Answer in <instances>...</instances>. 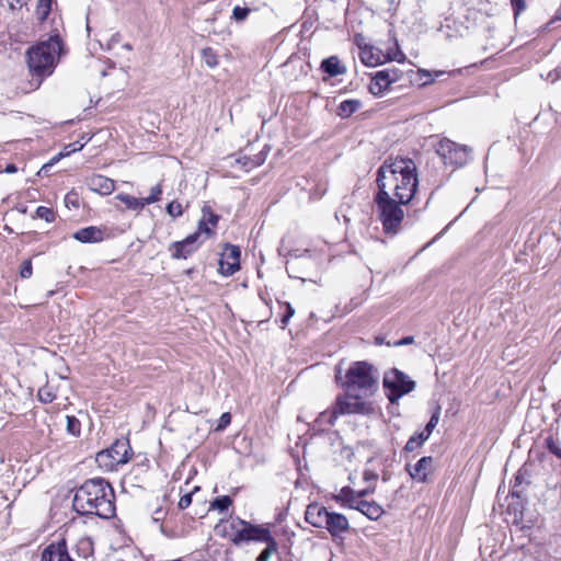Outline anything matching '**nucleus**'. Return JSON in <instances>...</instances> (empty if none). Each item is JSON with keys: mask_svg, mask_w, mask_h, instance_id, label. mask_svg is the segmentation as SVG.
I'll list each match as a JSON object with an SVG mask.
<instances>
[{"mask_svg": "<svg viewBox=\"0 0 561 561\" xmlns=\"http://www.w3.org/2000/svg\"><path fill=\"white\" fill-rule=\"evenodd\" d=\"M285 306H286V312L280 319L282 328H285L287 325V323L289 322L290 318L295 314V309L291 307V305L289 302H286Z\"/></svg>", "mask_w": 561, "mask_h": 561, "instance_id": "nucleus-46", "label": "nucleus"}, {"mask_svg": "<svg viewBox=\"0 0 561 561\" xmlns=\"http://www.w3.org/2000/svg\"><path fill=\"white\" fill-rule=\"evenodd\" d=\"M38 400L43 403H50L56 399V394L51 387L48 385L39 388L37 393Z\"/></svg>", "mask_w": 561, "mask_h": 561, "instance_id": "nucleus-31", "label": "nucleus"}, {"mask_svg": "<svg viewBox=\"0 0 561 561\" xmlns=\"http://www.w3.org/2000/svg\"><path fill=\"white\" fill-rule=\"evenodd\" d=\"M363 515H365L370 520H378L385 513L381 505H379L375 501H364V503L360 504V511Z\"/></svg>", "mask_w": 561, "mask_h": 561, "instance_id": "nucleus-22", "label": "nucleus"}, {"mask_svg": "<svg viewBox=\"0 0 561 561\" xmlns=\"http://www.w3.org/2000/svg\"><path fill=\"white\" fill-rule=\"evenodd\" d=\"M403 72L397 68H387L377 71L369 83V92L374 95L382 94L392 83L399 81Z\"/></svg>", "mask_w": 561, "mask_h": 561, "instance_id": "nucleus-10", "label": "nucleus"}, {"mask_svg": "<svg viewBox=\"0 0 561 561\" xmlns=\"http://www.w3.org/2000/svg\"><path fill=\"white\" fill-rule=\"evenodd\" d=\"M41 561H75L67 549L66 540L48 545L42 552Z\"/></svg>", "mask_w": 561, "mask_h": 561, "instance_id": "nucleus-14", "label": "nucleus"}, {"mask_svg": "<svg viewBox=\"0 0 561 561\" xmlns=\"http://www.w3.org/2000/svg\"><path fill=\"white\" fill-rule=\"evenodd\" d=\"M237 161L239 163H242V165L244 168H252V167H255V165H260L263 160H259V161L253 162V161H250L249 159L244 158V160L238 159Z\"/></svg>", "mask_w": 561, "mask_h": 561, "instance_id": "nucleus-50", "label": "nucleus"}, {"mask_svg": "<svg viewBox=\"0 0 561 561\" xmlns=\"http://www.w3.org/2000/svg\"><path fill=\"white\" fill-rule=\"evenodd\" d=\"M374 492V489H364V490H360V491H356V494L359 496L360 500H363L365 496L369 495L370 493Z\"/></svg>", "mask_w": 561, "mask_h": 561, "instance_id": "nucleus-53", "label": "nucleus"}, {"mask_svg": "<svg viewBox=\"0 0 561 561\" xmlns=\"http://www.w3.org/2000/svg\"><path fill=\"white\" fill-rule=\"evenodd\" d=\"M427 439L428 438L421 432L415 433L407 442V444L404 446V450L408 453H411V451L415 450L417 447L422 446L424 444V442H426Z\"/></svg>", "mask_w": 561, "mask_h": 561, "instance_id": "nucleus-28", "label": "nucleus"}, {"mask_svg": "<svg viewBox=\"0 0 561 561\" xmlns=\"http://www.w3.org/2000/svg\"><path fill=\"white\" fill-rule=\"evenodd\" d=\"M323 528L327 529L333 538H336L341 537L342 534L350 529V523L345 515L329 511Z\"/></svg>", "mask_w": 561, "mask_h": 561, "instance_id": "nucleus-13", "label": "nucleus"}, {"mask_svg": "<svg viewBox=\"0 0 561 561\" xmlns=\"http://www.w3.org/2000/svg\"><path fill=\"white\" fill-rule=\"evenodd\" d=\"M167 213L171 217L178 218V217H180L183 214L182 205L179 202H176V201H172L167 206Z\"/></svg>", "mask_w": 561, "mask_h": 561, "instance_id": "nucleus-40", "label": "nucleus"}, {"mask_svg": "<svg viewBox=\"0 0 561 561\" xmlns=\"http://www.w3.org/2000/svg\"><path fill=\"white\" fill-rule=\"evenodd\" d=\"M414 342V337L413 336H405L401 340H399L398 342L394 343L396 346H402V345H410Z\"/></svg>", "mask_w": 561, "mask_h": 561, "instance_id": "nucleus-51", "label": "nucleus"}, {"mask_svg": "<svg viewBox=\"0 0 561 561\" xmlns=\"http://www.w3.org/2000/svg\"><path fill=\"white\" fill-rule=\"evenodd\" d=\"M376 204V214L387 234H397L401 229L404 218L402 206L407 204L399 203L398 198L387 195L382 192L376 193L374 197Z\"/></svg>", "mask_w": 561, "mask_h": 561, "instance_id": "nucleus-5", "label": "nucleus"}, {"mask_svg": "<svg viewBox=\"0 0 561 561\" xmlns=\"http://www.w3.org/2000/svg\"><path fill=\"white\" fill-rule=\"evenodd\" d=\"M266 547L262 550V552L256 557V561H270L271 557L278 551V543L275 538H272L264 542Z\"/></svg>", "mask_w": 561, "mask_h": 561, "instance_id": "nucleus-27", "label": "nucleus"}, {"mask_svg": "<svg viewBox=\"0 0 561 561\" xmlns=\"http://www.w3.org/2000/svg\"><path fill=\"white\" fill-rule=\"evenodd\" d=\"M191 503H192V493H186L181 496V499L178 503V506L180 510H185L191 505Z\"/></svg>", "mask_w": 561, "mask_h": 561, "instance_id": "nucleus-47", "label": "nucleus"}, {"mask_svg": "<svg viewBox=\"0 0 561 561\" xmlns=\"http://www.w3.org/2000/svg\"><path fill=\"white\" fill-rule=\"evenodd\" d=\"M321 69L330 77H336L345 73L346 69L341 65L340 59L336 56H331L321 62Z\"/></svg>", "mask_w": 561, "mask_h": 561, "instance_id": "nucleus-21", "label": "nucleus"}, {"mask_svg": "<svg viewBox=\"0 0 561 561\" xmlns=\"http://www.w3.org/2000/svg\"><path fill=\"white\" fill-rule=\"evenodd\" d=\"M88 187L100 194V195H110L115 190L114 180L104 176L102 174H93L87 179Z\"/></svg>", "mask_w": 561, "mask_h": 561, "instance_id": "nucleus-16", "label": "nucleus"}, {"mask_svg": "<svg viewBox=\"0 0 561 561\" xmlns=\"http://www.w3.org/2000/svg\"><path fill=\"white\" fill-rule=\"evenodd\" d=\"M365 500H360L359 496L355 493V495L351 499H348V502H346L342 507L350 508V510H356L360 511V504L364 503Z\"/></svg>", "mask_w": 561, "mask_h": 561, "instance_id": "nucleus-43", "label": "nucleus"}, {"mask_svg": "<svg viewBox=\"0 0 561 561\" xmlns=\"http://www.w3.org/2000/svg\"><path fill=\"white\" fill-rule=\"evenodd\" d=\"M378 192L398 198L401 204H409L414 197L419 180L416 165L410 158L388 157L377 170Z\"/></svg>", "mask_w": 561, "mask_h": 561, "instance_id": "nucleus-1", "label": "nucleus"}, {"mask_svg": "<svg viewBox=\"0 0 561 561\" xmlns=\"http://www.w3.org/2000/svg\"><path fill=\"white\" fill-rule=\"evenodd\" d=\"M510 1H511V5L513 8L514 18L516 19L520 13H523L526 10V8H527L526 0H510Z\"/></svg>", "mask_w": 561, "mask_h": 561, "instance_id": "nucleus-42", "label": "nucleus"}, {"mask_svg": "<svg viewBox=\"0 0 561 561\" xmlns=\"http://www.w3.org/2000/svg\"><path fill=\"white\" fill-rule=\"evenodd\" d=\"M202 213H203L202 220H206L207 225L213 228L217 226L219 217L215 213H213V210L209 206L205 205L202 209Z\"/></svg>", "mask_w": 561, "mask_h": 561, "instance_id": "nucleus-35", "label": "nucleus"}, {"mask_svg": "<svg viewBox=\"0 0 561 561\" xmlns=\"http://www.w3.org/2000/svg\"><path fill=\"white\" fill-rule=\"evenodd\" d=\"M341 365L335 367L336 381L351 393L356 392L366 398L373 396L379 385V371L368 362H354L346 370L344 377L341 375Z\"/></svg>", "mask_w": 561, "mask_h": 561, "instance_id": "nucleus-4", "label": "nucleus"}, {"mask_svg": "<svg viewBox=\"0 0 561 561\" xmlns=\"http://www.w3.org/2000/svg\"><path fill=\"white\" fill-rule=\"evenodd\" d=\"M355 493L356 491L351 486H343L337 494L333 495V500L343 506L346 502H348V499L355 495Z\"/></svg>", "mask_w": 561, "mask_h": 561, "instance_id": "nucleus-29", "label": "nucleus"}, {"mask_svg": "<svg viewBox=\"0 0 561 561\" xmlns=\"http://www.w3.org/2000/svg\"><path fill=\"white\" fill-rule=\"evenodd\" d=\"M72 237L82 243H95L104 240V231L95 226H90L76 231Z\"/></svg>", "mask_w": 561, "mask_h": 561, "instance_id": "nucleus-18", "label": "nucleus"}, {"mask_svg": "<svg viewBox=\"0 0 561 561\" xmlns=\"http://www.w3.org/2000/svg\"><path fill=\"white\" fill-rule=\"evenodd\" d=\"M439 421V409H437L431 416L428 423L426 424L425 428L421 432L424 434L427 438L431 436L433 430L437 426Z\"/></svg>", "mask_w": 561, "mask_h": 561, "instance_id": "nucleus-36", "label": "nucleus"}, {"mask_svg": "<svg viewBox=\"0 0 561 561\" xmlns=\"http://www.w3.org/2000/svg\"><path fill=\"white\" fill-rule=\"evenodd\" d=\"M72 506L81 515L108 519L115 515V493L102 478L87 480L76 492Z\"/></svg>", "mask_w": 561, "mask_h": 561, "instance_id": "nucleus-2", "label": "nucleus"}, {"mask_svg": "<svg viewBox=\"0 0 561 561\" xmlns=\"http://www.w3.org/2000/svg\"><path fill=\"white\" fill-rule=\"evenodd\" d=\"M35 216L44 219L46 222H53L56 219V214L51 208L39 206L36 208Z\"/></svg>", "mask_w": 561, "mask_h": 561, "instance_id": "nucleus-33", "label": "nucleus"}, {"mask_svg": "<svg viewBox=\"0 0 561 561\" xmlns=\"http://www.w3.org/2000/svg\"><path fill=\"white\" fill-rule=\"evenodd\" d=\"M382 382L388 391L387 398L391 403L398 402L401 397L410 393L415 388V381L397 368L387 371Z\"/></svg>", "mask_w": 561, "mask_h": 561, "instance_id": "nucleus-8", "label": "nucleus"}, {"mask_svg": "<svg viewBox=\"0 0 561 561\" xmlns=\"http://www.w3.org/2000/svg\"><path fill=\"white\" fill-rule=\"evenodd\" d=\"M67 420V432L75 436V437H78L81 433V423L80 421L76 417V416H70L68 415L66 417Z\"/></svg>", "mask_w": 561, "mask_h": 561, "instance_id": "nucleus-32", "label": "nucleus"}, {"mask_svg": "<svg viewBox=\"0 0 561 561\" xmlns=\"http://www.w3.org/2000/svg\"><path fill=\"white\" fill-rule=\"evenodd\" d=\"M198 233H192L182 241L171 243L170 251L173 259H187L197 248Z\"/></svg>", "mask_w": 561, "mask_h": 561, "instance_id": "nucleus-12", "label": "nucleus"}, {"mask_svg": "<svg viewBox=\"0 0 561 561\" xmlns=\"http://www.w3.org/2000/svg\"><path fill=\"white\" fill-rule=\"evenodd\" d=\"M116 199L124 203L128 209L136 211L142 210L145 206H147V203L144 202V198H137L125 193L117 194Z\"/></svg>", "mask_w": 561, "mask_h": 561, "instance_id": "nucleus-25", "label": "nucleus"}, {"mask_svg": "<svg viewBox=\"0 0 561 561\" xmlns=\"http://www.w3.org/2000/svg\"><path fill=\"white\" fill-rule=\"evenodd\" d=\"M360 60L369 67H375L382 64L386 60V57L381 54V51L374 47H365L360 50L359 54Z\"/></svg>", "mask_w": 561, "mask_h": 561, "instance_id": "nucleus-20", "label": "nucleus"}, {"mask_svg": "<svg viewBox=\"0 0 561 561\" xmlns=\"http://www.w3.org/2000/svg\"><path fill=\"white\" fill-rule=\"evenodd\" d=\"M30 0H0L1 7H7L9 10H21L26 7Z\"/></svg>", "mask_w": 561, "mask_h": 561, "instance_id": "nucleus-37", "label": "nucleus"}, {"mask_svg": "<svg viewBox=\"0 0 561 561\" xmlns=\"http://www.w3.org/2000/svg\"><path fill=\"white\" fill-rule=\"evenodd\" d=\"M33 274L32 262L26 260L22 263L20 268V275L22 278H30Z\"/></svg>", "mask_w": 561, "mask_h": 561, "instance_id": "nucleus-44", "label": "nucleus"}, {"mask_svg": "<svg viewBox=\"0 0 561 561\" xmlns=\"http://www.w3.org/2000/svg\"><path fill=\"white\" fill-rule=\"evenodd\" d=\"M365 398L356 392L351 393L347 390H345L344 394L337 396L329 415V424L333 425L340 415L370 414L374 409L371 403L365 401Z\"/></svg>", "mask_w": 561, "mask_h": 561, "instance_id": "nucleus-6", "label": "nucleus"}, {"mask_svg": "<svg viewBox=\"0 0 561 561\" xmlns=\"http://www.w3.org/2000/svg\"><path fill=\"white\" fill-rule=\"evenodd\" d=\"M53 1L54 0H37L35 10L37 21L44 22L48 18L51 11Z\"/></svg>", "mask_w": 561, "mask_h": 561, "instance_id": "nucleus-26", "label": "nucleus"}, {"mask_svg": "<svg viewBox=\"0 0 561 561\" xmlns=\"http://www.w3.org/2000/svg\"><path fill=\"white\" fill-rule=\"evenodd\" d=\"M362 107V102L359 100H344L340 103L336 110V114L342 118H347L353 115L356 111Z\"/></svg>", "mask_w": 561, "mask_h": 561, "instance_id": "nucleus-23", "label": "nucleus"}, {"mask_svg": "<svg viewBox=\"0 0 561 561\" xmlns=\"http://www.w3.org/2000/svg\"><path fill=\"white\" fill-rule=\"evenodd\" d=\"M274 538L267 527L250 523V541L266 542Z\"/></svg>", "mask_w": 561, "mask_h": 561, "instance_id": "nucleus-24", "label": "nucleus"}, {"mask_svg": "<svg viewBox=\"0 0 561 561\" xmlns=\"http://www.w3.org/2000/svg\"><path fill=\"white\" fill-rule=\"evenodd\" d=\"M213 227L208 226L206 220H199L198 222V228H197V231H195L194 233H198V238L201 236H205L204 237V240L208 239L210 237V234L213 233V230H211Z\"/></svg>", "mask_w": 561, "mask_h": 561, "instance_id": "nucleus-41", "label": "nucleus"}, {"mask_svg": "<svg viewBox=\"0 0 561 561\" xmlns=\"http://www.w3.org/2000/svg\"><path fill=\"white\" fill-rule=\"evenodd\" d=\"M240 255L239 247L226 244L219 260V273L224 276H231L238 272L240 270Z\"/></svg>", "mask_w": 561, "mask_h": 561, "instance_id": "nucleus-11", "label": "nucleus"}, {"mask_svg": "<svg viewBox=\"0 0 561 561\" xmlns=\"http://www.w3.org/2000/svg\"><path fill=\"white\" fill-rule=\"evenodd\" d=\"M7 173H15L18 171V168L15 164H8L4 169Z\"/></svg>", "mask_w": 561, "mask_h": 561, "instance_id": "nucleus-54", "label": "nucleus"}, {"mask_svg": "<svg viewBox=\"0 0 561 561\" xmlns=\"http://www.w3.org/2000/svg\"><path fill=\"white\" fill-rule=\"evenodd\" d=\"M231 504H232L231 497L228 495H222V496L216 497L211 502V507L215 510H218L220 512H224V511H227Z\"/></svg>", "mask_w": 561, "mask_h": 561, "instance_id": "nucleus-34", "label": "nucleus"}, {"mask_svg": "<svg viewBox=\"0 0 561 561\" xmlns=\"http://www.w3.org/2000/svg\"><path fill=\"white\" fill-rule=\"evenodd\" d=\"M231 423V414L229 412H225L221 414L219 422L216 426V431H224Z\"/></svg>", "mask_w": 561, "mask_h": 561, "instance_id": "nucleus-45", "label": "nucleus"}, {"mask_svg": "<svg viewBox=\"0 0 561 561\" xmlns=\"http://www.w3.org/2000/svg\"><path fill=\"white\" fill-rule=\"evenodd\" d=\"M434 459L431 456L422 457L415 465H407L410 477L417 482H425L433 470Z\"/></svg>", "mask_w": 561, "mask_h": 561, "instance_id": "nucleus-15", "label": "nucleus"}, {"mask_svg": "<svg viewBox=\"0 0 561 561\" xmlns=\"http://www.w3.org/2000/svg\"><path fill=\"white\" fill-rule=\"evenodd\" d=\"M329 510L318 503H311L307 506L305 519L316 528H323Z\"/></svg>", "mask_w": 561, "mask_h": 561, "instance_id": "nucleus-17", "label": "nucleus"}, {"mask_svg": "<svg viewBox=\"0 0 561 561\" xmlns=\"http://www.w3.org/2000/svg\"><path fill=\"white\" fill-rule=\"evenodd\" d=\"M364 479L365 480H370V479L376 480L377 479V474H375V473H373L370 471H365L364 472Z\"/></svg>", "mask_w": 561, "mask_h": 561, "instance_id": "nucleus-55", "label": "nucleus"}, {"mask_svg": "<svg viewBox=\"0 0 561 561\" xmlns=\"http://www.w3.org/2000/svg\"><path fill=\"white\" fill-rule=\"evenodd\" d=\"M129 451L128 440H116L110 448L98 453L95 461L101 469L114 471L129 460Z\"/></svg>", "mask_w": 561, "mask_h": 561, "instance_id": "nucleus-7", "label": "nucleus"}, {"mask_svg": "<svg viewBox=\"0 0 561 561\" xmlns=\"http://www.w3.org/2000/svg\"><path fill=\"white\" fill-rule=\"evenodd\" d=\"M548 448L553 455L561 459V447L557 442L552 439L548 440Z\"/></svg>", "mask_w": 561, "mask_h": 561, "instance_id": "nucleus-48", "label": "nucleus"}, {"mask_svg": "<svg viewBox=\"0 0 561 561\" xmlns=\"http://www.w3.org/2000/svg\"><path fill=\"white\" fill-rule=\"evenodd\" d=\"M82 148L83 144H80L79 141L72 142L65 148L67 150L65 154H69L70 152L81 150Z\"/></svg>", "mask_w": 561, "mask_h": 561, "instance_id": "nucleus-49", "label": "nucleus"}, {"mask_svg": "<svg viewBox=\"0 0 561 561\" xmlns=\"http://www.w3.org/2000/svg\"><path fill=\"white\" fill-rule=\"evenodd\" d=\"M250 12L251 10L249 8H242L237 5L232 10V19L237 22H243L248 18Z\"/></svg>", "mask_w": 561, "mask_h": 561, "instance_id": "nucleus-38", "label": "nucleus"}, {"mask_svg": "<svg viewBox=\"0 0 561 561\" xmlns=\"http://www.w3.org/2000/svg\"><path fill=\"white\" fill-rule=\"evenodd\" d=\"M202 59L209 68H214L218 65V57L210 47H206L202 50Z\"/></svg>", "mask_w": 561, "mask_h": 561, "instance_id": "nucleus-30", "label": "nucleus"}, {"mask_svg": "<svg viewBox=\"0 0 561 561\" xmlns=\"http://www.w3.org/2000/svg\"><path fill=\"white\" fill-rule=\"evenodd\" d=\"M232 529H234V534L231 537V541L236 546H240L243 542L250 541V523L243 519L238 518L237 525L232 523Z\"/></svg>", "mask_w": 561, "mask_h": 561, "instance_id": "nucleus-19", "label": "nucleus"}, {"mask_svg": "<svg viewBox=\"0 0 561 561\" xmlns=\"http://www.w3.org/2000/svg\"><path fill=\"white\" fill-rule=\"evenodd\" d=\"M64 53V43L58 34L38 42L26 50V65L32 78L37 80V85L54 73Z\"/></svg>", "mask_w": 561, "mask_h": 561, "instance_id": "nucleus-3", "label": "nucleus"}, {"mask_svg": "<svg viewBox=\"0 0 561 561\" xmlns=\"http://www.w3.org/2000/svg\"><path fill=\"white\" fill-rule=\"evenodd\" d=\"M161 194V184H157L156 186L151 187L150 195L148 197H145L144 202L147 203V205L153 204L160 199Z\"/></svg>", "mask_w": 561, "mask_h": 561, "instance_id": "nucleus-39", "label": "nucleus"}, {"mask_svg": "<svg viewBox=\"0 0 561 561\" xmlns=\"http://www.w3.org/2000/svg\"><path fill=\"white\" fill-rule=\"evenodd\" d=\"M164 515H165L164 511L162 508H158L154 511L152 519L154 522H160L164 518Z\"/></svg>", "mask_w": 561, "mask_h": 561, "instance_id": "nucleus-52", "label": "nucleus"}, {"mask_svg": "<svg viewBox=\"0 0 561 561\" xmlns=\"http://www.w3.org/2000/svg\"><path fill=\"white\" fill-rule=\"evenodd\" d=\"M436 153L442 158L444 164L459 168L470 160L471 149L466 145L444 138L436 145Z\"/></svg>", "mask_w": 561, "mask_h": 561, "instance_id": "nucleus-9", "label": "nucleus"}]
</instances>
